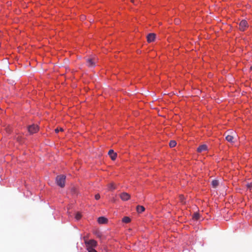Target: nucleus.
<instances>
[{
    "mask_svg": "<svg viewBox=\"0 0 252 252\" xmlns=\"http://www.w3.org/2000/svg\"><path fill=\"white\" fill-rule=\"evenodd\" d=\"M65 176L63 175H59L56 177V183L57 185L61 188L64 186Z\"/></svg>",
    "mask_w": 252,
    "mask_h": 252,
    "instance_id": "1",
    "label": "nucleus"
},
{
    "mask_svg": "<svg viewBox=\"0 0 252 252\" xmlns=\"http://www.w3.org/2000/svg\"><path fill=\"white\" fill-rule=\"evenodd\" d=\"M97 59L95 58H88L86 60L87 65L89 67L95 66Z\"/></svg>",
    "mask_w": 252,
    "mask_h": 252,
    "instance_id": "2",
    "label": "nucleus"
},
{
    "mask_svg": "<svg viewBox=\"0 0 252 252\" xmlns=\"http://www.w3.org/2000/svg\"><path fill=\"white\" fill-rule=\"evenodd\" d=\"M85 244L86 247L90 246L91 247H95L97 245V242L96 241L92 239L90 240H86Z\"/></svg>",
    "mask_w": 252,
    "mask_h": 252,
    "instance_id": "3",
    "label": "nucleus"
},
{
    "mask_svg": "<svg viewBox=\"0 0 252 252\" xmlns=\"http://www.w3.org/2000/svg\"><path fill=\"white\" fill-rule=\"evenodd\" d=\"M28 130L31 134L36 133L38 130V126L35 125L30 126L28 127Z\"/></svg>",
    "mask_w": 252,
    "mask_h": 252,
    "instance_id": "4",
    "label": "nucleus"
},
{
    "mask_svg": "<svg viewBox=\"0 0 252 252\" xmlns=\"http://www.w3.org/2000/svg\"><path fill=\"white\" fill-rule=\"evenodd\" d=\"M120 197L122 200L127 201L128 199H129V198L130 197V195L129 194H128L126 192H124L120 194Z\"/></svg>",
    "mask_w": 252,
    "mask_h": 252,
    "instance_id": "5",
    "label": "nucleus"
},
{
    "mask_svg": "<svg viewBox=\"0 0 252 252\" xmlns=\"http://www.w3.org/2000/svg\"><path fill=\"white\" fill-rule=\"evenodd\" d=\"M248 27V23L246 20H242L239 24V29L240 30L244 31Z\"/></svg>",
    "mask_w": 252,
    "mask_h": 252,
    "instance_id": "6",
    "label": "nucleus"
},
{
    "mask_svg": "<svg viewBox=\"0 0 252 252\" xmlns=\"http://www.w3.org/2000/svg\"><path fill=\"white\" fill-rule=\"evenodd\" d=\"M156 37V34L154 33H149L147 36V41L148 42H151L154 41Z\"/></svg>",
    "mask_w": 252,
    "mask_h": 252,
    "instance_id": "7",
    "label": "nucleus"
},
{
    "mask_svg": "<svg viewBox=\"0 0 252 252\" xmlns=\"http://www.w3.org/2000/svg\"><path fill=\"white\" fill-rule=\"evenodd\" d=\"M108 155L111 158V159L114 160L117 158V154L115 153L113 150H110L108 152Z\"/></svg>",
    "mask_w": 252,
    "mask_h": 252,
    "instance_id": "8",
    "label": "nucleus"
},
{
    "mask_svg": "<svg viewBox=\"0 0 252 252\" xmlns=\"http://www.w3.org/2000/svg\"><path fill=\"white\" fill-rule=\"evenodd\" d=\"M207 150V146L205 144L201 145L199 146L197 149V151L198 153H201L203 151H205Z\"/></svg>",
    "mask_w": 252,
    "mask_h": 252,
    "instance_id": "9",
    "label": "nucleus"
},
{
    "mask_svg": "<svg viewBox=\"0 0 252 252\" xmlns=\"http://www.w3.org/2000/svg\"><path fill=\"white\" fill-rule=\"evenodd\" d=\"M107 219L104 217H99L97 219V221L100 224H105L107 222Z\"/></svg>",
    "mask_w": 252,
    "mask_h": 252,
    "instance_id": "10",
    "label": "nucleus"
},
{
    "mask_svg": "<svg viewBox=\"0 0 252 252\" xmlns=\"http://www.w3.org/2000/svg\"><path fill=\"white\" fill-rule=\"evenodd\" d=\"M225 139L228 142H229L230 143L234 142V137L233 135H227L225 137Z\"/></svg>",
    "mask_w": 252,
    "mask_h": 252,
    "instance_id": "11",
    "label": "nucleus"
},
{
    "mask_svg": "<svg viewBox=\"0 0 252 252\" xmlns=\"http://www.w3.org/2000/svg\"><path fill=\"white\" fill-rule=\"evenodd\" d=\"M136 210L138 213H141L145 210V208L143 206L138 205L137 206Z\"/></svg>",
    "mask_w": 252,
    "mask_h": 252,
    "instance_id": "12",
    "label": "nucleus"
},
{
    "mask_svg": "<svg viewBox=\"0 0 252 252\" xmlns=\"http://www.w3.org/2000/svg\"><path fill=\"white\" fill-rule=\"evenodd\" d=\"M108 188L109 190H114L116 189V185L114 183H111L108 185Z\"/></svg>",
    "mask_w": 252,
    "mask_h": 252,
    "instance_id": "13",
    "label": "nucleus"
},
{
    "mask_svg": "<svg viewBox=\"0 0 252 252\" xmlns=\"http://www.w3.org/2000/svg\"><path fill=\"white\" fill-rule=\"evenodd\" d=\"M200 218V215L198 213L195 212L192 216V219L194 220H198Z\"/></svg>",
    "mask_w": 252,
    "mask_h": 252,
    "instance_id": "14",
    "label": "nucleus"
},
{
    "mask_svg": "<svg viewBox=\"0 0 252 252\" xmlns=\"http://www.w3.org/2000/svg\"><path fill=\"white\" fill-rule=\"evenodd\" d=\"M122 221L125 223H128L130 221V219L128 217H125L122 219Z\"/></svg>",
    "mask_w": 252,
    "mask_h": 252,
    "instance_id": "15",
    "label": "nucleus"
},
{
    "mask_svg": "<svg viewBox=\"0 0 252 252\" xmlns=\"http://www.w3.org/2000/svg\"><path fill=\"white\" fill-rule=\"evenodd\" d=\"M212 185L214 188L217 187L219 185V181L216 180L212 181Z\"/></svg>",
    "mask_w": 252,
    "mask_h": 252,
    "instance_id": "16",
    "label": "nucleus"
},
{
    "mask_svg": "<svg viewBox=\"0 0 252 252\" xmlns=\"http://www.w3.org/2000/svg\"><path fill=\"white\" fill-rule=\"evenodd\" d=\"M87 249L89 252H97L94 249V247H91L90 246L86 247Z\"/></svg>",
    "mask_w": 252,
    "mask_h": 252,
    "instance_id": "17",
    "label": "nucleus"
},
{
    "mask_svg": "<svg viewBox=\"0 0 252 252\" xmlns=\"http://www.w3.org/2000/svg\"><path fill=\"white\" fill-rule=\"evenodd\" d=\"M176 142L174 140H172L169 143V146L170 147H174L176 145Z\"/></svg>",
    "mask_w": 252,
    "mask_h": 252,
    "instance_id": "18",
    "label": "nucleus"
},
{
    "mask_svg": "<svg viewBox=\"0 0 252 252\" xmlns=\"http://www.w3.org/2000/svg\"><path fill=\"white\" fill-rule=\"evenodd\" d=\"M247 187L250 191H252V183L248 184L247 185Z\"/></svg>",
    "mask_w": 252,
    "mask_h": 252,
    "instance_id": "19",
    "label": "nucleus"
},
{
    "mask_svg": "<svg viewBox=\"0 0 252 252\" xmlns=\"http://www.w3.org/2000/svg\"><path fill=\"white\" fill-rule=\"evenodd\" d=\"M81 218V215L79 213H77L75 215V219L77 220H79Z\"/></svg>",
    "mask_w": 252,
    "mask_h": 252,
    "instance_id": "20",
    "label": "nucleus"
},
{
    "mask_svg": "<svg viewBox=\"0 0 252 252\" xmlns=\"http://www.w3.org/2000/svg\"><path fill=\"white\" fill-rule=\"evenodd\" d=\"M63 128H60V129H59L58 128H56V129L55 130V131L56 133H58V132H59V131H63Z\"/></svg>",
    "mask_w": 252,
    "mask_h": 252,
    "instance_id": "21",
    "label": "nucleus"
},
{
    "mask_svg": "<svg viewBox=\"0 0 252 252\" xmlns=\"http://www.w3.org/2000/svg\"><path fill=\"white\" fill-rule=\"evenodd\" d=\"M100 195L99 194H96L95 195V199L96 200H98L100 198Z\"/></svg>",
    "mask_w": 252,
    "mask_h": 252,
    "instance_id": "22",
    "label": "nucleus"
},
{
    "mask_svg": "<svg viewBox=\"0 0 252 252\" xmlns=\"http://www.w3.org/2000/svg\"><path fill=\"white\" fill-rule=\"evenodd\" d=\"M179 197H180V199L181 201L182 202H183V200L184 199V196L183 195H180Z\"/></svg>",
    "mask_w": 252,
    "mask_h": 252,
    "instance_id": "23",
    "label": "nucleus"
},
{
    "mask_svg": "<svg viewBox=\"0 0 252 252\" xmlns=\"http://www.w3.org/2000/svg\"><path fill=\"white\" fill-rule=\"evenodd\" d=\"M175 23L176 24H178L179 23V19H176L175 20Z\"/></svg>",
    "mask_w": 252,
    "mask_h": 252,
    "instance_id": "24",
    "label": "nucleus"
},
{
    "mask_svg": "<svg viewBox=\"0 0 252 252\" xmlns=\"http://www.w3.org/2000/svg\"><path fill=\"white\" fill-rule=\"evenodd\" d=\"M85 19V16H82L81 17V19H82V20H83V19Z\"/></svg>",
    "mask_w": 252,
    "mask_h": 252,
    "instance_id": "25",
    "label": "nucleus"
},
{
    "mask_svg": "<svg viewBox=\"0 0 252 252\" xmlns=\"http://www.w3.org/2000/svg\"><path fill=\"white\" fill-rule=\"evenodd\" d=\"M131 1L132 2H134V0H131Z\"/></svg>",
    "mask_w": 252,
    "mask_h": 252,
    "instance_id": "26",
    "label": "nucleus"
}]
</instances>
